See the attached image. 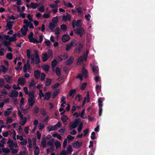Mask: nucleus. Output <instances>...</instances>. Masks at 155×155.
I'll list each match as a JSON object with an SVG mask.
<instances>
[{
	"label": "nucleus",
	"instance_id": "f257e3e1",
	"mask_svg": "<svg viewBox=\"0 0 155 155\" xmlns=\"http://www.w3.org/2000/svg\"><path fill=\"white\" fill-rule=\"evenodd\" d=\"M27 55L29 59L31 60V64H34V61H35L36 64H37L40 62V58L39 55L38 54V52L37 50L34 51L35 55L31 54V51L30 50H27L26 51Z\"/></svg>",
	"mask_w": 155,
	"mask_h": 155
},
{
	"label": "nucleus",
	"instance_id": "f03ea898",
	"mask_svg": "<svg viewBox=\"0 0 155 155\" xmlns=\"http://www.w3.org/2000/svg\"><path fill=\"white\" fill-rule=\"evenodd\" d=\"M28 95L29 97L28 100V103L29 106L31 107L35 104L36 98L34 95V91L29 92Z\"/></svg>",
	"mask_w": 155,
	"mask_h": 155
},
{
	"label": "nucleus",
	"instance_id": "7ed1b4c3",
	"mask_svg": "<svg viewBox=\"0 0 155 155\" xmlns=\"http://www.w3.org/2000/svg\"><path fill=\"white\" fill-rule=\"evenodd\" d=\"M52 57V51L51 49H49L48 50V54L44 53L42 54V59L43 61H45L50 57Z\"/></svg>",
	"mask_w": 155,
	"mask_h": 155
},
{
	"label": "nucleus",
	"instance_id": "20e7f679",
	"mask_svg": "<svg viewBox=\"0 0 155 155\" xmlns=\"http://www.w3.org/2000/svg\"><path fill=\"white\" fill-rule=\"evenodd\" d=\"M7 143L8 146L10 148H17L18 147V144L15 141H13L10 138L8 139V140L7 142Z\"/></svg>",
	"mask_w": 155,
	"mask_h": 155
},
{
	"label": "nucleus",
	"instance_id": "39448f33",
	"mask_svg": "<svg viewBox=\"0 0 155 155\" xmlns=\"http://www.w3.org/2000/svg\"><path fill=\"white\" fill-rule=\"evenodd\" d=\"M18 114L20 118L19 124L22 125H25L27 122L26 118L23 117V115L19 110L18 111Z\"/></svg>",
	"mask_w": 155,
	"mask_h": 155
},
{
	"label": "nucleus",
	"instance_id": "423d86ee",
	"mask_svg": "<svg viewBox=\"0 0 155 155\" xmlns=\"http://www.w3.org/2000/svg\"><path fill=\"white\" fill-rule=\"evenodd\" d=\"M8 37V36H6V35H1L0 34V39L3 41L2 43L3 44L7 46L11 44L10 42L6 40V38Z\"/></svg>",
	"mask_w": 155,
	"mask_h": 155
},
{
	"label": "nucleus",
	"instance_id": "0eeeda50",
	"mask_svg": "<svg viewBox=\"0 0 155 155\" xmlns=\"http://www.w3.org/2000/svg\"><path fill=\"white\" fill-rule=\"evenodd\" d=\"M77 44L76 41L75 40H73L71 42L67 45L66 50L67 51H68L72 47L76 45Z\"/></svg>",
	"mask_w": 155,
	"mask_h": 155
},
{
	"label": "nucleus",
	"instance_id": "6e6552de",
	"mask_svg": "<svg viewBox=\"0 0 155 155\" xmlns=\"http://www.w3.org/2000/svg\"><path fill=\"white\" fill-rule=\"evenodd\" d=\"M88 52H87L86 54L85 55H84V58L82 57H79L77 60V64L78 65L80 64L84 60L86 61L87 57Z\"/></svg>",
	"mask_w": 155,
	"mask_h": 155
},
{
	"label": "nucleus",
	"instance_id": "1a4fd4ad",
	"mask_svg": "<svg viewBox=\"0 0 155 155\" xmlns=\"http://www.w3.org/2000/svg\"><path fill=\"white\" fill-rule=\"evenodd\" d=\"M6 36H8V37H7V38H6V40L7 41V40H8L9 42H12V41H16L17 40V35L16 34H14L11 37H10L9 35H6Z\"/></svg>",
	"mask_w": 155,
	"mask_h": 155
},
{
	"label": "nucleus",
	"instance_id": "9d476101",
	"mask_svg": "<svg viewBox=\"0 0 155 155\" xmlns=\"http://www.w3.org/2000/svg\"><path fill=\"white\" fill-rule=\"evenodd\" d=\"M13 108L12 106H10V107L5 110L4 113V115L5 116H8L11 114L13 110Z\"/></svg>",
	"mask_w": 155,
	"mask_h": 155
},
{
	"label": "nucleus",
	"instance_id": "9b49d317",
	"mask_svg": "<svg viewBox=\"0 0 155 155\" xmlns=\"http://www.w3.org/2000/svg\"><path fill=\"white\" fill-rule=\"evenodd\" d=\"M33 34L32 32H31L30 34L28 36V38L29 40V41L31 42H33V43H37V40L33 38Z\"/></svg>",
	"mask_w": 155,
	"mask_h": 155
},
{
	"label": "nucleus",
	"instance_id": "f8f14e48",
	"mask_svg": "<svg viewBox=\"0 0 155 155\" xmlns=\"http://www.w3.org/2000/svg\"><path fill=\"white\" fill-rule=\"evenodd\" d=\"M33 34L32 32H31L30 34L28 36V38L29 40V41L31 42H33V43H37V40L33 38Z\"/></svg>",
	"mask_w": 155,
	"mask_h": 155
},
{
	"label": "nucleus",
	"instance_id": "ddd939ff",
	"mask_svg": "<svg viewBox=\"0 0 155 155\" xmlns=\"http://www.w3.org/2000/svg\"><path fill=\"white\" fill-rule=\"evenodd\" d=\"M33 34L32 32H31L30 34L28 36V38L29 40V41L31 42H33V43H37V40L33 38Z\"/></svg>",
	"mask_w": 155,
	"mask_h": 155
},
{
	"label": "nucleus",
	"instance_id": "4468645a",
	"mask_svg": "<svg viewBox=\"0 0 155 155\" xmlns=\"http://www.w3.org/2000/svg\"><path fill=\"white\" fill-rule=\"evenodd\" d=\"M81 20H78L77 21H76L75 20H74L72 23L73 28H74L75 26H80L81 25Z\"/></svg>",
	"mask_w": 155,
	"mask_h": 155
},
{
	"label": "nucleus",
	"instance_id": "2eb2a0df",
	"mask_svg": "<svg viewBox=\"0 0 155 155\" xmlns=\"http://www.w3.org/2000/svg\"><path fill=\"white\" fill-rule=\"evenodd\" d=\"M84 32V30L83 28H81L75 30V33L81 37Z\"/></svg>",
	"mask_w": 155,
	"mask_h": 155
},
{
	"label": "nucleus",
	"instance_id": "dca6fc26",
	"mask_svg": "<svg viewBox=\"0 0 155 155\" xmlns=\"http://www.w3.org/2000/svg\"><path fill=\"white\" fill-rule=\"evenodd\" d=\"M18 94V92L16 91L12 90L9 93V96L12 97H17Z\"/></svg>",
	"mask_w": 155,
	"mask_h": 155
},
{
	"label": "nucleus",
	"instance_id": "f3484780",
	"mask_svg": "<svg viewBox=\"0 0 155 155\" xmlns=\"http://www.w3.org/2000/svg\"><path fill=\"white\" fill-rule=\"evenodd\" d=\"M30 64L28 63H28L24 65L23 67V71L24 72H26L27 71L29 70L30 69Z\"/></svg>",
	"mask_w": 155,
	"mask_h": 155
},
{
	"label": "nucleus",
	"instance_id": "a211bd4d",
	"mask_svg": "<svg viewBox=\"0 0 155 155\" xmlns=\"http://www.w3.org/2000/svg\"><path fill=\"white\" fill-rule=\"evenodd\" d=\"M21 30L22 35H25L26 34V32L28 30V27L26 25H24Z\"/></svg>",
	"mask_w": 155,
	"mask_h": 155
},
{
	"label": "nucleus",
	"instance_id": "6ab92c4d",
	"mask_svg": "<svg viewBox=\"0 0 155 155\" xmlns=\"http://www.w3.org/2000/svg\"><path fill=\"white\" fill-rule=\"evenodd\" d=\"M70 39V36L68 34H66L63 35L62 38V41L64 42L68 41Z\"/></svg>",
	"mask_w": 155,
	"mask_h": 155
},
{
	"label": "nucleus",
	"instance_id": "aec40b11",
	"mask_svg": "<svg viewBox=\"0 0 155 155\" xmlns=\"http://www.w3.org/2000/svg\"><path fill=\"white\" fill-rule=\"evenodd\" d=\"M78 123L76 121L73 122H71L69 124V127L71 129H73L77 127Z\"/></svg>",
	"mask_w": 155,
	"mask_h": 155
},
{
	"label": "nucleus",
	"instance_id": "412c9836",
	"mask_svg": "<svg viewBox=\"0 0 155 155\" xmlns=\"http://www.w3.org/2000/svg\"><path fill=\"white\" fill-rule=\"evenodd\" d=\"M68 55L67 54H64L63 55H61L60 56L58 57V60L61 61L63 60H65L68 58Z\"/></svg>",
	"mask_w": 155,
	"mask_h": 155
},
{
	"label": "nucleus",
	"instance_id": "4be33fe9",
	"mask_svg": "<svg viewBox=\"0 0 155 155\" xmlns=\"http://www.w3.org/2000/svg\"><path fill=\"white\" fill-rule=\"evenodd\" d=\"M37 9L38 11L41 12H44L45 11V7L43 5H41L40 4H39Z\"/></svg>",
	"mask_w": 155,
	"mask_h": 155
},
{
	"label": "nucleus",
	"instance_id": "5701e85b",
	"mask_svg": "<svg viewBox=\"0 0 155 155\" xmlns=\"http://www.w3.org/2000/svg\"><path fill=\"white\" fill-rule=\"evenodd\" d=\"M60 90L59 89H56L55 90L53 93V94L51 96V97L53 99L59 93Z\"/></svg>",
	"mask_w": 155,
	"mask_h": 155
},
{
	"label": "nucleus",
	"instance_id": "b1692460",
	"mask_svg": "<svg viewBox=\"0 0 155 155\" xmlns=\"http://www.w3.org/2000/svg\"><path fill=\"white\" fill-rule=\"evenodd\" d=\"M35 83L33 79H31V82L29 84V87L31 89H33L35 87Z\"/></svg>",
	"mask_w": 155,
	"mask_h": 155
},
{
	"label": "nucleus",
	"instance_id": "393cba45",
	"mask_svg": "<svg viewBox=\"0 0 155 155\" xmlns=\"http://www.w3.org/2000/svg\"><path fill=\"white\" fill-rule=\"evenodd\" d=\"M51 94V93L50 92L46 93L44 95V99L45 100H48L50 97Z\"/></svg>",
	"mask_w": 155,
	"mask_h": 155
},
{
	"label": "nucleus",
	"instance_id": "a878e982",
	"mask_svg": "<svg viewBox=\"0 0 155 155\" xmlns=\"http://www.w3.org/2000/svg\"><path fill=\"white\" fill-rule=\"evenodd\" d=\"M91 67L93 71L95 73H97L98 71V69L97 66H93L91 64H90Z\"/></svg>",
	"mask_w": 155,
	"mask_h": 155
},
{
	"label": "nucleus",
	"instance_id": "bb28decb",
	"mask_svg": "<svg viewBox=\"0 0 155 155\" xmlns=\"http://www.w3.org/2000/svg\"><path fill=\"white\" fill-rule=\"evenodd\" d=\"M71 19L70 15L69 14H67L66 15H64L62 18L64 21L70 20Z\"/></svg>",
	"mask_w": 155,
	"mask_h": 155
},
{
	"label": "nucleus",
	"instance_id": "cd10ccee",
	"mask_svg": "<svg viewBox=\"0 0 155 155\" xmlns=\"http://www.w3.org/2000/svg\"><path fill=\"white\" fill-rule=\"evenodd\" d=\"M25 83V80L24 78H19L18 80V84L23 85Z\"/></svg>",
	"mask_w": 155,
	"mask_h": 155
},
{
	"label": "nucleus",
	"instance_id": "c85d7f7f",
	"mask_svg": "<svg viewBox=\"0 0 155 155\" xmlns=\"http://www.w3.org/2000/svg\"><path fill=\"white\" fill-rule=\"evenodd\" d=\"M79 116L83 119H85L87 118V117L85 114V110L84 109L82 110L81 113H80Z\"/></svg>",
	"mask_w": 155,
	"mask_h": 155
},
{
	"label": "nucleus",
	"instance_id": "c756f323",
	"mask_svg": "<svg viewBox=\"0 0 155 155\" xmlns=\"http://www.w3.org/2000/svg\"><path fill=\"white\" fill-rule=\"evenodd\" d=\"M74 60V58L72 57H71L66 62V64L67 65H70L72 64Z\"/></svg>",
	"mask_w": 155,
	"mask_h": 155
},
{
	"label": "nucleus",
	"instance_id": "7c9ffc66",
	"mask_svg": "<svg viewBox=\"0 0 155 155\" xmlns=\"http://www.w3.org/2000/svg\"><path fill=\"white\" fill-rule=\"evenodd\" d=\"M5 79L7 82L11 83L12 80V77H10L8 75H5Z\"/></svg>",
	"mask_w": 155,
	"mask_h": 155
},
{
	"label": "nucleus",
	"instance_id": "2f4dec72",
	"mask_svg": "<svg viewBox=\"0 0 155 155\" xmlns=\"http://www.w3.org/2000/svg\"><path fill=\"white\" fill-rule=\"evenodd\" d=\"M72 151L73 149L71 146V145H69L66 152L68 154H71Z\"/></svg>",
	"mask_w": 155,
	"mask_h": 155
},
{
	"label": "nucleus",
	"instance_id": "473e14b6",
	"mask_svg": "<svg viewBox=\"0 0 155 155\" xmlns=\"http://www.w3.org/2000/svg\"><path fill=\"white\" fill-rule=\"evenodd\" d=\"M54 144L57 149L60 148L61 147V143L58 141H55Z\"/></svg>",
	"mask_w": 155,
	"mask_h": 155
},
{
	"label": "nucleus",
	"instance_id": "72a5a7b5",
	"mask_svg": "<svg viewBox=\"0 0 155 155\" xmlns=\"http://www.w3.org/2000/svg\"><path fill=\"white\" fill-rule=\"evenodd\" d=\"M81 145V144L78 141H77L73 144V146L75 148H77Z\"/></svg>",
	"mask_w": 155,
	"mask_h": 155
},
{
	"label": "nucleus",
	"instance_id": "f704fd0d",
	"mask_svg": "<svg viewBox=\"0 0 155 155\" xmlns=\"http://www.w3.org/2000/svg\"><path fill=\"white\" fill-rule=\"evenodd\" d=\"M42 68L45 71L48 72L49 69V67L48 65H44L42 66Z\"/></svg>",
	"mask_w": 155,
	"mask_h": 155
},
{
	"label": "nucleus",
	"instance_id": "c9c22d12",
	"mask_svg": "<svg viewBox=\"0 0 155 155\" xmlns=\"http://www.w3.org/2000/svg\"><path fill=\"white\" fill-rule=\"evenodd\" d=\"M12 24L11 22H8L7 24V28L6 30H11L12 29Z\"/></svg>",
	"mask_w": 155,
	"mask_h": 155
},
{
	"label": "nucleus",
	"instance_id": "e433bc0d",
	"mask_svg": "<svg viewBox=\"0 0 155 155\" xmlns=\"http://www.w3.org/2000/svg\"><path fill=\"white\" fill-rule=\"evenodd\" d=\"M82 73L83 74V75L85 78H87V74L88 72L86 69L84 68H83L82 70Z\"/></svg>",
	"mask_w": 155,
	"mask_h": 155
},
{
	"label": "nucleus",
	"instance_id": "4c0bfd02",
	"mask_svg": "<svg viewBox=\"0 0 155 155\" xmlns=\"http://www.w3.org/2000/svg\"><path fill=\"white\" fill-rule=\"evenodd\" d=\"M39 4H38L37 3H31L30 6L31 8H33V9H35L36 8H37L38 6V5Z\"/></svg>",
	"mask_w": 155,
	"mask_h": 155
},
{
	"label": "nucleus",
	"instance_id": "58836bf2",
	"mask_svg": "<svg viewBox=\"0 0 155 155\" xmlns=\"http://www.w3.org/2000/svg\"><path fill=\"white\" fill-rule=\"evenodd\" d=\"M35 77L39 79L40 77V73L38 70H35L34 72Z\"/></svg>",
	"mask_w": 155,
	"mask_h": 155
},
{
	"label": "nucleus",
	"instance_id": "ea45409f",
	"mask_svg": "<svg viewBox=\"0 0 155 155\" xmlns=\"http://www.w3.org/2000/svg\"><path fill=\"white\" fill-rule=\"evenodd\" d=\"M41 146L44 147H45L46 145V140L45 138H43L41 142Z\"/></svg>",
	"mask_w": 155,
	"mask_h": 155
},
{
	"label": "nucleus",
	"instance_id": "a19ab883",
	"mask_svg": "<svg viewBox=\"0 0 155 155\" xmlns=\"http://www.w3.org/2000/svg\"><path fill=\"white\" fill-rule=\"evenodd\" d=\"M56 25L53 23H51L49 26V28L52 31H53L56 27Z\"/></svg>",
	"mask_w": 155,
	"mask_h": 155
},
{
	"label": "nucleus",
	"instance_id": "79ce46f5",
	"mask_svg": "<svg viewBox=\"0 0 155 155\" xmlns=\"http://www.w3.org/2000/svg\"><path fill=\"white\" fill-rule=\"evenodd\" d=\"M46 128L47 130L49 132L55 130L54 126H47L46 127Z\"/></svg>",
	"mask_w": 155,
	"mask_h": 155
},
{
	"label": "nucleus",
	"instance_id": "37998d69",
	"mask_svg": "<svg viewBox=\"0 0 155 155\" xmlns=\"http://www.w3.org/2000/svg\"><path fill=\"white\" fill-rule=\"evenodd\" d=\"M34 148L35 149L34 151L35 155H38L39 152V148L37 146H35Z\"/></svg>",
	"mask_w": 155,
	"mask_h": 155
},
{
	"label": "nucleus",
	"instance_id": "c03bdc74",
	"mask_svg": "<svg viewBox=\"0 0 155 155\" xmlns=\"http://www.w3.org/2000/svg\"><path fill=\"white\" fill-rule=\"evenodd\" d=\"M0 68L1 71L3 72L4 73H5L7 70V68L3 65H2L0 66Z\"/></svg>",
	"mask_w": 155,
	"mask_h": 155
},
{
	"label": "nucleus",
	"instance_id": "a18cd8bd",
	"mask_svg": "<svg viewBox=\"0 0 155 155\" xmlns=\"http://www.w3.org/2000/svg\"><path fill=\"white\" fill-rule=\"evenodd\" d=\"M83 123L82 122L79 125L78 128V132H81L83 128Z\"/></svg>",
	"mask_w": 155,
	"mask_h": 155
},
{
	"label": "nucleus",
	"instance_id": "49530a36",
	"mask_svg": "<svg viewBox=\"0 0 155 155\" xmlns=\"http://www.w3.org/2000/svg\"><path fill=\"white\" fill-rule=\"evenodd\" d=\"M5 138H3L0 141V147H3L5 143Z\"/></svg>",
	"mask_w": 155,
	"mask_h": 155
},
{
	"label": "nucleus",
	"instance_id": "de8ad7c7",
	"mask_svg": "<svg viewBox=\"0 0 155 155\" xmlns=\"http://www.w3.org/2000/svg\"><path fill=\"white\" fill-rule=\"evenodd\" d=\"M61 118L62 121L64 122H66L68 119V117L65 115H64L62 116Z\"/></svg>",
	"mask_w": 155,
	"mask_h": 155
},
{
	"label": "nucleus",
	"instance_id": "09e8293b",
	"mask_svg": "<svg viewBox=\"0 0 155 155\" xmlns=\"http://www.w3.org/2000/svg\"><path fill=\"white\" fill-rule=\"evenodd\" d=\"M51 79L47 78L45 83V85L47 86H49L51 84Z\"/></svg>",
	"mask_w": 155,
	"mask_h": 155
},
{
	"label": "nucleus",
	"instance_id": "8fccbe9b",
	"mask_svg": "<svg viewBox=\"0 0 155 155\" xmlns=\"http://www.w3.org/2000/svg\"><path fill=\"white\" fill-rule=\"evenodd\" d=\"M52 23L54 24H56L58 21V18L57 17H54L52 19Z\"/></svg>",
	"mask_w": 155,
	"mask_h": 155
},
{
	"label": "nucleus",
	"instance_id": "3c124183",
	"mask_svg": "<svg viewBox=\"0 0 155 155\" xmlns=\"http://www.w3.org/2000/svg\"><path fill=\"white\" fill-rule=\"evenodd\" d=\"M12 134V133L11 131H8L4 132V133H3L2 135L4 137H7L8 135H11Z\"/></svg>",
	"mask_w": 155,
	"mask_h": 155
},
{
	"label": "nucleus",
	"instance_id": "603ef678",
	"mask_svg": "<svg viewBox=\"0 0 155 155\" xmlns=\"http://www.w3.org/2000/svg\"><path fill=\"white\" fill-rule=\"evenodd\" d=\"M51 16L50 13H45L43 15L44 18H49Z\"/></svg>",
	"mask_w": 155,
	"mask_h": 155
},
{
	"label": "nucleus",
	"instance_id": "864d4df0",
	"mask_svg": "<svg viewBox=\"0 0 155 155\" xmlns=\"http://www.w3.org/2000/svg\"><path fill=\"white\" fill-rule=\"evenodd\" d=\"M6 123H10L12 122V118L11 117H8L6 119Z\"/></svg>",
	"mask_w": 155,
	"mask_h": 155
},
{
	"label": "nucleus",
	"instance_id": "5fc2aeb1",
	"mask_svg": "<svg viewBox=\"0 0 155 155\" xmlns=\"http://www.w3.org/2000/svg\"><path fill=\"white\" fill-rule=\"evenodd\" d=\"M6 57L8 59L11 60L13 58L12 54L11 53H8L6 55Z\"/></svg>",
	"mask_w": 155,
	"mask_h": 155
},
{
	"label": "nucleus",
	"instance_id": "6e6d98bb",
	"mask_svg": "<svg viewBox=\"0 0 155 155\" xmlns=\"http://www.w3.org/2000/svg\"><path fill=\"white\" fill-rule=\"evenodd\" d=\"M64 4L65 6L68 7L73 8V5L70 2L67 3L64 2Z\"/></svg>",
	"mask_w": 155,
	"mask_h": 155
},
{
	"label": "nucleus",
	"instance_id": "4d7b16f0",
	"mask_svg": "<svg viewBox=\"0 0 155 155\" xmlns=\"http://www.w3.org/2000/svg\"><path fill=\"white\" fill-rule=\"evenodd\" d=\"M82 97L80 95H77L75 98L76 101L78 102H79L82 99Z\"/></svg>",
	"mask_w": 155,
	"mask_h": 155
},
{
	"label": "nucleus",
	"instance_id": "13d9d810",
	"mask_svg": "<svg viewBox=\"0 0 155 155\" xmlns=\"http://www.w3.org/2000/svg\"><path fill=\"white\" fill-rule=\"evenodd\" d=\"M89 101V97L88 96L87 97H85L84 98V100L83 102V106L84 105V104L86 102H88Z\"/></svg>",
	"mask_w": 155,
	"mask_h": 155
},
{
	"label": "nucleus",
	"instance_id": "bf43d9fd",
	"mask_svg": "<svg viewBox=\"0 0 155 155\" xmlns=\"http://www.w3.org/2000/svg\"><path fill=\"white\" fill-rule=\"evenodd\" d=\"M2 150L3 152L4 153H8L10 152V150L7 148H2Z\"/></svg>",
	"mask_w": 155,
	"mask_h": 155
},
{
	"label": "nucleus",
	"instance_id": "052dcab7",
	"mask_svg": "<svg viewBox=\"0 0 155 155\" xmlns=\"http://www.w3.org/2000/svg\"><path fill=\"white\" fill-rule=\"evenodd\" d=\"M15 131L13 130V132L12 133V137L14 140H16L17 139V137Z\"/></svg>",
	"mask_w": 155,
	"mask_h": 155
},
{
	"label": "nucleus",
	"instance_id": "680f3d73",
	"mask_svg": "<svg viewBox=\"0 0 155 155\" xmlns=\"http://www.w3.org/2000/svg\"><path fill=\"white\" fill-rule=\"evenodd\" d=\"M67 137L68 140L70 142L72 141L74 139V137L70 135H68Z\"/></svg>",
	"mask_w": 155,
	"mask_h": 155
},
{
	"label": "nucleus",
	"instance_id": "e2e57ef3",
	"mask_svg": "<svg viewBox=\"0 0 155 155\" xmlns=\"http://www.w3.org/2000/svg\"><path fill=\"white\" fill-rule=\"evenodd\" d=\"M45 127V125L43 124L39 123L38 125V128L40 130H41L43 129Z\"/></svg>",
	"mask_w": 155,
	"mask_h": 155
},
{
	"label": "nucleus",
	"instance_id": "0e129e2a",
	"mask_svg": "<svg viewBox=\"0 0 155 155\" xmlns=\"http://www.w3.org/2000/svg\"><path fill=\"white\" fill-rule=\"evenodd\" d=\"M56 73L57 75L58 76H59L61 74V70L59 68L57 67L56 68Z\"/></svg>",
	"mask_w": 155,
	"mask_h": 155
},
{
	"label": "nucleus",
	"instance_id": "69168bd1",
	"mask_svg": "<svg viewBox=\"0 0 155 155\" xmlns=\"http://www.w3.org/2000/svg\"><path fill=\"white\" fill-rule=\"evenodd\" d=\"M11 149L12 153H16L18 152V150L17 149L13 148V147L10 148Z\"/></svg>",
	"mask_w": 155,
	"mask_h": 155
},
{
	"label": "nucleus",
	"instance_id": "338daca9",
	"mask_svg": "<svg viewBox=\"0 0 155 155\" xmlns=\"http://www.w3.org/2000/svg\"><path fill=\"white\" fill-rule=\"evenodd\" d=\"M45 74L43 73H41V76L40 79L41 81H44L45 77Z\"/></svg>",
	"mask_w": 155,
	"mask_h": 155
},
{
	"label": "nucleus",
	"instance_id": "774afa93",
	"mask_svg": "<svg viewBox=\"0 0 155 155\" xmlns=\"http://www.w3.org/2000/svg\"><path fill=\"white\" fill-rule=\"evenodd\" d=\"M27 142V140L26 139H24L23 140L20 142V144L21 145H25Z\"/></svg>",
	"mask_w": 155,
	"mask_h": 155
}]
</instances>
